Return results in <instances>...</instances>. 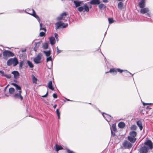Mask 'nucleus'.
<instances>
[{
    "mask_svg": "<svg viewBox=\"0 0 153 153\" xmlns=\"http://www.w3.org/2000/svg\"><path fill=\"white\" fill-rule=\"evenodd\" d=\"M145 0H142L139 4V6L140 8H143L145 6Z\"/></svg>",
    "mask_w": 153,
    "mask_h": 153,
    "instance_id": "nucleus-15",
    "label": "nucleus"
},
{
    "mask_svg": "<svg viewBox=\"0 0 153 153\" xmlns=\"http://www.w3.org/2000/svg\"><path fill=\"white\" fill-rule=\"evenodd\" d=\"M62 1H63V0H62Z\"/></svg>",
    "mask_w": 153,
    "mask_h": 153,
    "instance_id": "nucleus-63",
    "label": "nucleus"
},
{
    "mask_svg": "<svg viewBox=\"0 0 153 153\" xmlns=\"http://www.w3.org/2000/svg\"><path fill=\"white\" fill-rule=\"evenodd\" d=\"M26 50L25 49H23L22 50V52H25L26 51Z\"/></svg>",
    "mask_w": 153,
    "mask_h": 153,
    "instance_id": "nucleus-56",
    "label": "nucleus"
},
{
    "mask_svg": "<svg viewBox=\"0 0 153 153\" xmlns=\"http://www.w3.org/2000/svg\"><path fill=\"white\" fill-rule=\"evenodd\" d=\"M22 93L21 91H19L18 93L16 94L13 96V97L15 98H20L21 100H23V97L21 95Z\"/></svg>",
    "mask_w": 153,
    "mask_h": 153,
    "instance_id": "nucleus-9",
    "label": "nucleus"
},
{
    "mask_svg": "<svg viewBox=\"0 0 153 153\" xmlns=\"http://www.w3.org/2000/svg\"><path fill=\"white\" fill-rule=\"evenodd\" d=\"M99 7L100 9H101L102 8H104L106 7V6L105 5L103 4H100L99 5Z\"/></svg>",
    "mask_w": 153,
    "mask_h": 153,
    "instance_id": "nucleus-30",
    "label": "nucleus"
},
{
    "mask_svg": "<svg viewBox=\"0 0 153 153\" xmlns=\"http://www.w3.org/2000/svg\"><path fill=\"white\" fill-rule=\"evenodd\" d=\"M16 90H19V91H21V87L19 86L18 85H17L16 87Z\"/></svg>",
    "mask_w": 153,
    "mask_h": 153,
    "instance_id": "nucleus-40",
    "label": "nucleus"
},
{
    "mask_svg": "<svg viewBox=\"0 0 153 153\" xmlns=\"http://www.w3.org/2000/svg\"><path fill=\"white\" fill-rule=\"evenodd\" d=\"M119 1H123V0H118Z\"/></svg>",
    "mask_w": 153,
    "mask_h": 153,
    "instance_id": "nucleus-61",
    "label": "nucleus"
},
{
    "mask_svg": "<svg viewBox=\"0 0 153 153\" xmlns=\"http://www.w3.org/2000/svg\"><path fill=\"white\" fill-rule=\"evenodd\" d=\"M39 36L41 37L45 36V32H41L39 33Z\"/></svg>",
    "mask_w": 153,
    "mask_h": 153,
    "instance_id": "nucleus-34",
    "label": "nucleus"
},
{
    "mask_svg": "<svg viewBox=\"0 0 153 153\" xmlns=\"http://www.w3.org/2000/svg\"><path fill=\"white\" fill-rule=\"evenodd\" d=\"M108 72H111V73H114L115 74H116L117 73V71H116V69L114 68H112L109 71V72H106V73H108Z\"/></svg>",
    "mask_w": 153,
    "mask_h": 153,
    "instance_id": "nucleus-29",
    "label": "nucleus"
},
{
    "mask_svg": "<svg viewBox=\"0 0 153 153\" xmlns=\"http://www.w3.org/2000/svg\"><path fill=\"white\" fill-rule=\"evenodd\" d=\"M49 40L50 43L51 45H54L56 42V40L55 38L53 37H51L50 38Z\"/></svg>",
    "mask_w": 153,
    "mask_h": 153,
    "instance_id": "nucleus-18",
    "label": "nucleus"
},
{
    "mask_svg": "<svg viewBox=\"0 0 153 153\" xmlns=\"http://www.w3.org/2000/svg\"><path fill=\"white\" fill-rule=\"evenodd\" d=\"M128 140L131 143H134L136 140V138L135 137H133L130 136L127 137Z\"/></svg>",
    "mask_w": 153,
    "mask_h": 153,
    "instance_id": "nucleus-13",
    "label": "nucleus"
},
{
    "mask_svg": "<svg viewBox=\"0 0 153 153\" xmlns=\"http://www.w3.org/2000/svg\"><path fill=\"white\" fill-rule=\"evenodd\" d=\"M150 14L149 13H147V14H146V15L147 16L150 17Z\"/></svg>",
    "mask_w": 153,
    "mask_h": 153,
    "instance_id": "nucleus-53",
    "label": "nucleus"
},
{
    "mask_svg": "<svg viewBox=\"0 0 153 153\" xmlns=\"http://www.w3.org/2000/svg\"><path fill=\"white\" fill-rule=\"evenodd\" d=\"M56 49H57V52L58 53H60L61 52V51L59 50L58 47H57Z\"/></svg>",
    "mask_w": 153,
    "mask_h": 153,
    "instance_id": "nucleus-45",
    "label": "nucleus"
},
{
    "mask_svg": "<svg viewBox=\"0 0 153 153\" xmlns=\"http://www.w3.org/2000/svg\"><path fill=\"white\" fill-rule=\"evenodd\" d=\"M48 63H47V67H48V68H51L52 67V64H53V63H52V62L51 61V65H50V66H48Z\"/></svg>",
    "mask_w": 153,
    "mask_h": 153,
    "instance_id": "nucleus-46",
    "label": "nucleus"
},
{
    "mask_svg": "<svg viewBox=\"0 0 153 153\" xmlns=\"http://www.w3.org/2000/svg\"><path fill=\"white\" fill-rule=\"evenodd\" d=\"M11 84L15 86V87L17 85L16 84L14 83H12Z\"/></svg>",
    "mask_w": 153,
    "mask_h": 153,
    "instance_id": "nucleus-52",
    "label": "nucleus"
},
{
    "mask_svg": "<svg viewBox=\"0 0 153 153\" xmlns=\"http://www.w3.org/2000/svg\"><path fill=\"white\" fill-rule=\"evenodd\" d=\"M48 44L47 43H45L43 45V49H46L48 48Z\"/></svg>",
    "mask_w": 153,
    "mask_h": 153,
    "instance_id": "nucleus-32",
    "label": "nucleus"
},
{
    "mask_svg": "<svg viewBox=\"0 0 153 153\" xmlns=\"http://www.w3.org/2000/svg\"><path fill=\"white\" fill-rule=\"evenodd\" d=\"M137 127L135 125H133L131 126V129L132 130H135L136 129Z\"/></svg>",
    "mask_w": 153,
    "mask_h": 153,
    "instance_id": "nucleus-37",
    "label": "nucleus"
},
{
    "mask_svg": "<svg viewBox=\"0 0 153 153\" xmlns=\"http://www.w3.org/2000/svg\"><path fill=\"white\" fill-rule=\"evenodd\" d=\"M84 9L85 10V11H89V7L87 5V4H85L83 7L81 6L78 7V10L80 12H82Z\"/></svg>",
    "mask_w": 153,
    "mask_h": 153,
    "instance_id": "nucleus-7",
    "label": "nucleus"
},
{
    "mask_svg": "<svg viewBox=\"0 0 153 153\" xmlns=\"http://www.w3.org/2000/svg\"><path fill=\"white\" fill-rule=\"evenodd\" d=\"M74 4H75V7H77L81 5V4L82 3V1L77 0H74Z\"/></svg>",
    "mask_w": 153,
    "mask_h": 153,
    "instance_id": "nucleus-14",
    "label": "nucleus"
},
{
    "mask_svg": "<svg viewBox=\"0 0 153 153\" xmlns=\"http://www.w3.org/2000/svg\"><path fill=\"white\" fill-rule=\"evenodd\" d=\"M53 97L54 98H56L57 97V94H55V93L53 94Z\"/></svg>",
    "mask_w": 153,
    "mask_h": 153,
    "instance_id": "nucleus-48",
    "label": "nucleus"
},
{
    "mask_svg": "<svg viewBox=\"0 0 153 153\" xmlns=\"http://www.w3.org/2000/svg\"><path fill=\"white\" fill-rule=\"evenodd\" d=\"M91 5H90V8H91Z\"/></svg>",
    "mask_w": 153,
    "mask_h": 153,
    "instance_id": "nucleus-60",
    "label": "nucleus"
},
{
    "mask_svg": "<svg viewBox=\"0 0 153 153\" xmlns=\"http://www.w3.org/2000/svg\"><path fill=\"white\" fill-rule=\"evenodd\" d=\"M42 24H40V30H44V31L45 32H46V30L45 28H42Z\"/></svg>",
    "mask_w": 153,
    "mask_h": 153,
    "instance_id": "nucleus-43",
    "label": "nucleus"
},
{
    "mask_svg": "<svg viewBox=\"0 0 153 153\" xmlns=\"http://www.w3.org/2000/svg\"><path fill=\"white\" fill-rule=\"evenodd\" d=\"M123 146L125 149H130L132 147V145L130 142L126 140L123 142Z\"/></svg>",
    "mask_w": 153,
    "mask_h": 153,
    "instance_id": "nucleus-5",
    "label": "nucleus"
},
{
    "mask_svg": "<svg viewBox=\"0 0 153 153\" xmlns=\"http://www.w3.org/2000/svg\"><path fill=\"white\" fill-rule=\"evenodd\" d=\"M117 71H118V72H120V73H122V72H123V71H126V72H128V73H130V74H131L130 72H128L127 71V70H124V71H123V70H121V69H119V68H118V69H117Z\"/></svg>",
    "mask_w": 153,
    "mask_h": 153,
    "instance_id": "nucleus-36",
    "label": "nucleus"
},
{
    "mask_svg": "<svg viewBox=\"0 0 153 153\" xmlns=\"http://www.w3.org/2000/svg\"><path fill=\"white\" fill-rule=\"evenodd\" d=\"M56 106H57V105H54V106H53V108H54V109H55V108H56Z\"/></svg>",
    "mask_w": 153,
    "mask_h": 153,
    "instance_id": "nucleus-57",
    "label": "nucleus"
},
{
    "mask_svg": "<svg viewBox=\"0 0 153 153\" xmlns=\"http://www.w3.org/2000/svg\"><path fill=\"white\" fill-rule=\"evenodd\" d=\"M108 2V0H103L102 1V2L104 3H107Z\"/></svg>",
    "mask_w": 153,
    "mask_h": 153,
    "instance_id": "nucleus-54",
    "label": "nucleus"
},
{
    "mask_svg": "<svg viewBox=\"0 0 153 153\" xmlns=\"http://www.w3.org/2000/svg\"><path fill=\"white\" fill-rule=\"evenodd\" d=\"M102 115L105 119L107 121H109L111 119V116L105 113H102Z\"/></svg>",
    "mask_w": 153,
    "mask_h": 153,
    "instance_id": "nucleus-10",
    "label": "nucleus"
},
{
    "mask_svg": "<svg viewBox=\"0 0 153 153\" xmlns=\"http://www.w3.org/2000/svg\"><path fill=\"white\" fill-rule=\"evenodd\" d=\"M111 133L112 134H113V132L112 131V129H113V131H115L116 130V127L115 125L113 124L111 126Z\"/></svg>",
    "mask_w": 153,
    "mask_h": 153,
    "instance_id": "nucleus-28",
    "label": "nucleus"
},
{
    "mask_svg": "<svg viewBox=\"0 0 153 153\" xmlns=\"http://www.w3.org/2000/svg\"><path fill=\"white\" fill-rule=\"evenodd\" d=\"M31 77L32 79V81L33 83H36L37 81V79L33 75L31 76Z\"/></svg>",
    "mask_w": 153,
    "mask_h": 153,
    "instance_id": "nucleus-27",
    "label": "nucleus"
},
{
    "mask_svg": "<svg viewBox=\"0 0 153 153\" xmlns=\"http://www.w3.org/2000/svg\"><path fill=\"white\" fill-rule=\"evenodd\" d=\"M153 148V143L149 140H146L143 145H140L138 149L140 153H147L149 150Z\"/></svg>",
    "mask_w": 153,
    "mask_h": 153,
    "instance_id": "nucleus-1",
    "label": "nucleus"
},
{
    "mask_svg": "<svg viewBox=\"0 0 153 153\" xmlns=\"http://www.w3.org/2000/svg\"><path fill=\"white\" fill-rule=\"evenodd\" d=\"M118 7L120 10H122L123 8V4L122 2H119L118 4Z\"/></svg>",
    "mask_w": 153,
    "mask_h": 153,
    "instance_id": "nucleus-23",
    "label": "nucleus"
},
{
    "mask_svg": "<svg viewBox=\"0 0 153 153\" xmlns=\"http://www.w3.org/2000/svg\"><path fill=\"white\" fill-rule=\"evenodd\" d=\"M11 73L13 74L15 79L18 78L19 76V74L17 71H12Z\"/></svg>",
    "mask_w": 153,
    "mask_h": 153,
    "instance_id": "nucleus-16",
    "label": "nucleus"
},
{
    "mask_svg": "<svg viewBox=\"0 0 153 153\" xmlns=\"http://www.w3.org/2000/svg\"><path fill=\"white\" fill-rule=\"evenodd\" d=\"M5 95V96H7V97H8V96H9L8 95H7V94H6Z\"/></svg>",
    "mask_w": 153,
    "mask_h": 153,
    "instance_id": "nucleus-59",
    "label": "nucleus"
},
{
    "mask_svg": "<svg viewBox=\"0 0 153 153\" xmlns=\"http://www.w3.org/2000/svg\"><path fill=\"white\" fill-rule=\"evenodd\" d=\"M118 126L120 128H123L125 126V124L123 122H120L119 123Z\"/></svg>",
    "mask_w": 153,
    "mask_h": 153,
    "instance_id": "nucleus-25",
    "label": "nucleus"
},
{
    "mask_svg": "<svg viewBox=\"0 0 153 153\" xmlns=\"http://www.w3.org/2000/svg\"><path fill=\"white\" fill-rule=\"evenodd\" d=\"M48 92H47L46 94L45 95H44L42 96V97H46L47 96V95H48Z\"/></svg>",
    "mask_w": 153,
    "mask_h": 153,
    "instance_id": "nucleus-51",
    "label": "nucleus"
},
{
    "mask_svg": "<svg viewBox=\"0 0 153 153\" xmlns=\"http://www.w3.org/2000/svg\"><path fill=\"white\" fill-rule=\"evenodd\" d=\"M42 54L41 53H38L37 56L34 58V61L36 64H38L40 63L41 62V59Z\"/></svg>",
    "mask_w": 153,
    "mask_h": 153,
    "instance_id": "nucleus-6",
    "label": "nucleus"
},
{
    "mask_svg": "<svg viewBox=\"0 0 153 153\" xmlns=\"http://www.w3.org/2000/svg\"><path fill=\"white\" fill-rule=\"evenodd\" d=\"M143 105L145 106L146 105H151L152 104V103H145L144 102H143Z\"/></svg>",
    "mask_w": 153,
    "mask_h": 153,
    "instance_id": "nucleus-49",
    "label": "nucleus"
},
{
    "mask_svg": "<svg viewBox=\"0 0 153 153\" xmlns=\"http://www.w3.org/2000/svg\"><path fill=\"white\" fill-rule=\"evenodd\" d=\"M100 3L99 0H92L90 2V4H98Z\"/></svg>",
    "mask_w": 153,
    "mask_h": 153,
    "instance_id": "nucleus-19",
    "label": "nucleus"
},
{
    "mask_svg": "<svg viewBox=\"0 0 153 153\" xmlns=\"http://www.w3.org/2000/svg\"><path fill=\"white\" fill-rule=\"evenodd\" d=\"M54 36L56 38L58 37V35L56 33H54Z\"/></svg>",
    "mask_w": 153,
    "mask_h": 153,
    "instance_id": "nucleus-50",
    "label": "nucleus"
},
{
    "mask_svg": "<svg viewBox=\"0 0 153 153\" xmlns=\"http://www.w3.org/2000/svg\"><path fill=\"white\" fill-rule=\"evenodd\" d=\"M48 87L49 88L52 90H54V88L52 86V83L51 81H49V82L48 83Z\"/></svg>",
    "mask_w": 153,
    "mask_h": 153,
    "instance_id": "nucleus-21",
    "label": "nucleus"
},
{
    "mask_svg": "<svg viewBox=\"0 0 153 153\" xmlns=\"http://www.w3.org/2000/svg\"><path fill=\"white\" fill-rule=\"evenodd\" d=\"M148 108V106H147V108Z\"/></svg>",
    "mask_w": 153,
    "mask_h": 153,
    "instance_id": "nucleus-62",
    "label": "nucleus"
},
{
    "mask_svg": "<svg viewBox=\"0 0 153 153\" xmlns=\"http://www.w3.org/2000/svg\"><path fill=\"white\" fill-rule=\"evenodd\" d=\"M43 52L45 54L46 56L48 57L51 54V51L50 50L47 51H44Z\"/></svg>",
    "mask_w": 153,
    "mask_h": 153,
    "instance_id": "nucleus-26",
    "label": "nucleus"
},
{
    "mask_svg": "<svg viewBox=\"0 0 153 153\" xmlns=\"http://www.w3.org/2000/svg\"><path fill=\"white\" fill-rule=\"evenodd\" d=\"M137 124L139 127L140 130L141 131L143 129V126L142 125V123L141 121L139 120L137 122Z\"/></svg>",
    "mask_w": 153,
    "mask_h": 153,
    "instance_id": "nucleus-20",
    "label": "nucleus"
},
{
    "mask_svg": "<svg viewBox=\"0 0 153 153\" xmlns=\"http://www.w3.org/2000/svg\"><path fill=\"white\" fill-rule=\"evenodd\" d=\"M27 63L30 68H32L33 67V65L32 63L30 61H27Z\"/></svg>",
    "mask_w": 153,
    "mask_h": 153,
    "instance_id": "nucleus-33",
    "label": "nucleus"
},
{
    "mask_svg": "<svg viewBox=\"0 0 153 153\" xmlns=\"http://www.w3.org/2000/svg\"><path fill=\"white\" fill-rule=\"evenodd\" d=\"M140 10V12L141 13L145 14L147 13L149 11V9L148 8H142Z\"/></svg>",
    "mask_w": 153,
    "mask_h": 153,
    "instance_id": "nucleus-17",
    "label": "nucleus"
},
{
    "mask_svg": "<svg viewBox=\"0 0 153 153\" xmlns=\"http://www.w3.org/2000/svg\"><path fill=\"white\" fill-rule=\"evenodd\" d=\"M55 25L56 29L57 30L59 28H65L67 26L68 24L67 23H64L60 21L56 23Z\"/></svg>",
    "mask_w": 153,
    "mask_h": 153,
    "instance_id": "nucleus-4",
    "label": "nucleus"
},
{
    "mask_svg": "<svg viewBox=\"0 0 153 153\" xmlns=\"http://www.w3.org/2000/svg\"><path fill=\"white\" fill-rule=\"evenodd\" d=\"M0 73L1 74V76H4L5 75L4 71L2 70L0 71Z\"/></svg>",
    "mask_w": 153,
    "mask_h": 153,
    "instance_id": "nucleus-44",
    "label": "nucleus"
},
{
    "mask_svg": "<svg viewBox=\"0 0 153 153\" xmlns=\"http://www.w3.org/2000/svg\"><path fill=\"white\" fill-rule=\"evenodd\" d=\"M9 85H7L5 87V88H4V91H5L6 90V89H7V88L8 86Z\"/></svg>",
    "mask_w": 153,
    "mask_h": 153,
    "instance_id": "nucleus-55",
    "label": "nucleus"
},
{
    "mask_svg": "<svg viewBox=\"0 0 153 153\" xmlns=\"http://www.w3.org/2000/svg\"><path fill=\"white\" fill-rule=\"evenodd\" d=\"M41 43V42H35V47L34 48L33 50L35 51L36 52L37 50L39 49L40 44Z\"/></svg>",
    "mask_w": 153,
    "mask_h": 153,
    "instance_id": "nucleus-12",
    "label": "nucleus"
},
{
    "mask_svg": "<svg viewBox=\"0 0 153 153\" xmlns=\"http://www.w3.org/2000/svg\"><path fill=\"white\" fill-rule=\"evenodd\" d=\"M137 135V132L134 131H131L129 133V136L131 137H135Z\"/></svg>",
    "mask_w": 153,
    "mask_h": 153,
    "instance_id": "nucleus-22",
    "label": "nucleus"
},
{
    "mask_svg": "<svg viewBox=\"0 0 153 153\" xmlns=\"http://www.w3.org/2000/svg\"><path fill=\"white\" fill-rule=\"evenodd\" d=\"M3 58L7 59L8 57H13L14 56V54L12 52L9 51H5L3 53Z\"/></svg>",
    "mask_w": 153,
    "mask_h": 153,
    "instance_id": "nucleus-3",
    "label": "nucleus"
},
{
    "mask_svg": "<svg viewBox=\"0 0 153 153\" xmlns=\"http://www.w3.org/2000/svg\"><path fill=\"white\" fill-rule=\"evenodd\" d=\"M52 61V58L51 56H49L47 58L46 61L48 62L49 61Z\"/></svg>",
    "mask_w": 153,
    "mask_h": 153,
    "instance_id": "nucleus-42",
    "label": "nucleus"
},
{
    "mask_svg": "<svg viewBox=\"0 0 153 153\" xmlns=\"http://www.w3.org/2000/svg\"><path fill=\"white\" fill-rule=\"evenodd\" d=\"M55 146L56 150L57 152L60 150L62 149H63V148L62 146H59L57 144H56Z\"/></svg>",
    "mask_w": 153,
    "mask_h": 153,
    "instance_id": "nucleus-24",
    "label": "nucleus"
},
{
    "mask_svg": "<svg viewBox=\"0 0 153 153\" xmlns=\"http://www.w3.org/2000/svg\"><path fill=\"white\" fill-rule=\"evenodd\" d=\"M4 76L8 79H10L11 77V76L10 74H5Z\"/></svg>",
    "mask_w": 153,
    "mask_h": 153,
    "instance_id": "nucleus-41",
    "label": "nucleus"
},
{
    "mask_svg": "<svg viewBox=\"0 0 153 153\" xmlns=\"http://www.w3.org/2000/svg\"><path fill=\"white\" fill-rule=\"evenodd\" d=\"M31 11H32V13H28L37 19L38 21L39 22L40 21V19L38 16L36 14L34 10L33 9H32Z\"/></svg>",
    "mask_w": 153,
    "mask_h": 153,
    "instance_id": "nucleus-8",
    "label": "nucleus"
},
{
    "mask_svg": "<svg viewBox=\"0 0 153 153\" xmlns=\"http://www.w3.org/2000/svg\"><path fill=\"white\" fill-rule=\"evenodd\" d=\"M56 113L57 114L58 119H60V112L59 111L58 109H57L56 110Z\"/></svg>",
    "mask_w": 153,
    "mask_h": 153,
    "instance_id": "nucleus-35",
    "label": "nucleus"
},
{
    "mask_svg": "<svg viewBox=\"0 0 153 153\" xmlns=\"http://www.w3.org/2000/svg\"><path fill=\"white\" fill-rule=\"evenodd\" d=\"M18 63V60L16 58H12L9 59L7 61V65L8 66H10L13 64L14 66L17 65Z\"/></svg>",
    "mask_w": 153,
    "mask_h": 153,
    "instance_id": "nucleus-2",
    "label": "nucleus"
},
{
    "mask_svg": "<svg viewBox=\"0 0 153 153\" xmlns=\"http://www.w3.org/2000/svg\"><path fill=\"white\" fill-rule=\"evenodd\" d=\"M67 151L68 153H75L74 152L70 150L69 149H68Z\"/></svg>",
    "mask_w": 153,
    "mask_h": 153,
    "instance_id": "nucleus-47",
    "label": "nucleus"
},
{
    "mask_svg": "<svg viewBox=\"0 0 153 153\" xmlns=\"http://www.w3.org/2000/svg\"><path fill=\"white\" fill-rule=\"evenodd\" d=\"M108 20L109 24L112 23L113 22V19L111 18H108Z\"/></svg>",
    "mask_w": 153,
    "mask_h": 153,
    "instance_id": "nucleus-38",
    "label": "nucleus"
},
{
    "mask_svg": "<svg viewBox=\"0 0 153 153\" xmlns=\"http://www.w3.org/2000/svg\"><path fill=\"white\" fill-rule=\"evenodd\" d=\"M56 39L57 41H58V40H59L58 37L56 38Z\"/></svg>",
    "mask_w": 153,
    "mask_h": 153,
    "instance_id": "nucleus-58",
    "label": "nucleus"
},
{
    "mask_svg": "<svg viewBox=\"0 0 153 153\" xmlns=\"http://www.w3.org/2000/svg\"><path fill=\"white\" fill-rule=\"evenodd\" d=\"M15 89L13 88H9V91L10 94H12L14 93Z\"/></svg>",
    "mask_w": 153,
    "mask_h": 153,
    "instance_id": "nucleus-31",
    "label": "nucleus"
},
{
    "mask_svg": "<svg viewBox=\"0 0 153 153\" xmlns=\"http://www.w3.org/2000/svg\"><path fill=\"white\" fill-rule=\"evenodd\" d=\"M23 61H22L20 62L19 63V68H21L22 67L23 64Z\"/></svg>",
    "mask_w": 153,
    "mask_h": 153,
    "instance_id": "nucleus-39",
    "label": "nucleus"
},
{
    "mask_svg": "<svg viewBox=\"0 0 153 153\" xmlns=\"http://www.w3.org/2000/svg\"><path fill=\"white\" fill-rule=\"evenodd\" d=\"M67 14L65 12H64L62 13L61 15L58 16L57 19L58 20H60L63 19L64 20H66V19H65V17H64V16H65Z\"/></svg>",
    "mask_w": 153,
    "mask_h": 153,
    "instance_id": "nucleus-11",
    "label": "nucleus"
}]
</instances>
